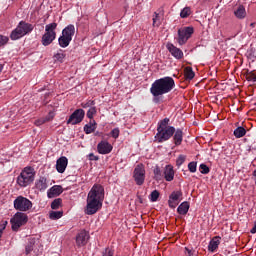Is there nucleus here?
Masks as SVG:
<instances>
[{"label": "nucleus", "instance_id": "6ab92c4d", "mask_svg": "<svg viewBox=\"0 0 256 256\" xmlns=\"http://www.w3.org/2000/svg\"><path fill=\"white\" fill-rule=\"evenodd\" d=\"M184 79L185 83H190L195 79V72L193 71V68L191 66H186L184 68Z\"/></svg>", "mask_w": 256, "mask_h": 256}, {"label": "nucleus", "instance_id": "4c0bfd02", "mask_svg": "<svg viewBox=\"0 0 256 256\" xmlns=\"http://www.w3.org/2000/svg\"><path fill=\"white\" fill-rule=\"evenodd\" d=\"M199 171L200 173H202V175H208L209 171L211 170L209 169V166H207L206 164H200Z\"/></svg>", "mask_w": 256, "mask_h": 256}, {"label": "nucleus", "instance_id": "09e8293b", "mask_svg": "<svg viewBox=\"0 0 256 256\" xmlns=\"http://www.w3.org/2000/svg\"><path fill=\"white\" fill-rule=\"evenodd\" d=\"M88 157L90 161H99V156H95L93 153H90Z\"/></svg>", "mask_w": 256, "mask_h": 256}, {"label": "nucleus", "instance_id": "393cba45", "mask_svg": "<svg viewBox=\"0 0 256 256\" xmlns=\"http://www.w3.org/2000/svg\"><path fill=\"white\" fill-rule=\"evenodd\" d=\"M189 207V202L184 201L178 206L177 213H179V215H187V213H189Z\"/></svg>", "mask_w": 256, "mask_h": 256}, {"label": "nucleus", "instance_id": "f8f14e48", "mask_svg": "<svg viewBox=\"0 0 256 256\" xmlns=\"http://www.w3.org/2000/svg\"><path fill=\"white\" fill-rule=\"evenodd\" d=\"M97 151L100 155H109L113 151V145L108 141L102 140L97 145Z\"/></svg>", "mask_w": 256, "mask_h": 256}, {"label": "nucleus", "instance_id": "5fc2aeb1", "mask_svg": "<svg viewBox=\"0 0 256 256\" xmlns=\"http://www.w3.org/2000/svg\"><path fill=\"white\" fill-rule=\"evenodd\" d=\"M0 225H4V227L6 228L7 227V221H4L2 224Z\"/></svg>", "mask_w": 256, "mask_h": 256}, {"label": "nucleus", "instance_id": "473e14b6", "mask_svg": "<svg viewBox=\"0 0 256 256\" xmlns=\"http://www.w3.org/2000/svg\"><path fill=\"white\" fill-rule=\"evenodd\" d=\"M163 20V15L155 12L153 16V26L154 27H159L161 25V21Z\"/></svg>", "mask_w": 256, "mask_h": 256}, {"label": "nucleus", "instance_id": "a19ab883", "mask_svg": "<svg viewBox=\"0 0 256 256\" xmlns=\"http://www.w3.org/2000/svg\"><path fill=\"white\" fill-rule=\"evenodd\" d=\"M97 114V108L96 107H91L89 108V110L87 111V117L88 119H93L94 115Z\"/></svg>", "mask_w": 256, "mask_h": 256}, {"label": "nucleus", "instance_id": "f03ea898", "mask_svg": "<svg viewBox=\"0 0 256 256\" xmlns=\"http://www.w3.org/2000/svg\"><path fill=\"white\" fill-rule=\"evenodd\" d=\"M173 89H175V80L172 77L166 76L155 80L150 88L154 103H159V97L171 93Z\"/></svg>", "mask_w": 256, "mask_h": 256}, {"label": "nucleus", "instance_id": "b1692460", "mask_svg": "<svg viewBox=\"0 0 256 256\" xmlns=\"http://www.w3.org/2000/svg\"><path fill=\"white\" fill-rule=\"evenodd\" d=\"M95 129H97V122L95 120H91L88 124L84 126V132L86 135H91V133H95Z\"/></svg>", "mask_w": 256, "mask_h": 256}, {"label": "nucleus", "instance_id": "20e7f679", "mask_svg": "<svg viewBox=\"0 0 256 256\" xmlns=\"http://www.w3.org/2000/svg\"><path fill=\"white\" fill-rule=\"evenodd\" d=\"M35 181V169L33 167H25L17 177L19 187H28Z\"/></svg>", "mask_w": 256, "mask_h": 256}, {"label": "nucleus", "instance_id": "4be33fe9", "mask_svg": "<svg viewBox=\"0 0 256 256\" xmlns=\"http://www.w3.org/2000/svg\"><path fill=\"white\" fill-rule=\"evenodd\" d=\"M35 187L38 189V191H45V189L49 187V185H47V178L43 176L40 177L38 180H36Z\"/></svg>", "mask_w": 256, "mask_h": 256}, {"label": "nucleus", "instance_id": "39448f33", "mask_svg": "<svg viewBox=\"0 0 256 256\" xmlns=\"http://www.w3.org/2000/svg\"><path fill=\"white\" fill-rule=\"evenodd\" d=\"M31 31H33V26L29 23L21 21L16 29L10 34V39H12V41H17V39L25 37V35L31 33Z\"/></svg>", "mask_w": 256, "mask_h": 256}, {"label": "nucleus", "instance_id": "f257e3e1", "mask_svg": "<svg viewBox=\"0 0 256 256\" xmlns=\"http://www.w3.org/2000/svg\"><path fill=\"white\" fill-rule=\"evenodd\" d=\"M105 188L101 184H94L87 196L86 215H95L103 207Z\"/></svg>", "mask_w": 256, "mask_h": 256}, {"label": "nucleus", "instance_id": "ddd939ff", "mask_svg": "<svg viewBox=\"0 0 256 256\" xmlns=\"http://www.w3.org/2000/svg\"><path fill=\"white\" fill-rule=\"evenodd\" d=\"M89 242V232L82 230L76 236V245L77 247H85Z\"/></svg>", "mask_w": 256, "mask_h": 256}, {"label": "nucleus", "instance_id": "864d4df0", "mask_svg": "<svg viewBox=\"0 0 256 256\" xmlns=\"http://www.w3.org/2000/svg\"><path fill=\"white\" fill-rule=\"evenodd\" d=\"M101 135H103V133H101V132H99V131L95 132V136H96V137H101Z\"/></svg>", "mask_w": 256, "mask_h": 256}, {"label": "nucleus", "instance_id": "6e6552de", "mask_svg": "<svg viewBox=\"0 0 256 256\" xmlns=\"http://www.w3.org/2000/svg\"><path fill=\"white\" fill-rule=\"evenodd\" d=\"M29 221L27 214L23 212H17L13 218H11L10 223L12 225L13 231H19L20 227H23Z\"/></svg>", "mask_w": 256, "mask_h": 256}, {"label": "nucleus", "instance_id": "de8ad7c7", "mask_svg": "<svg viewBox=\"0 0 256 256\" xmlns=\"http://www.w3.org/2000/svg\"><path fill=\"white\" fill-rule=\"evenodd\" d=\"M114 253H113V250L109 249V248H106L104 251H103V254L102 256H113Z\"/></svg>", "mask_w": 256, "mask_h": 256}, {"label": "nucleus", "instance_id": "4d7b16f0", "mask_svg": "<svg viewBox=\"0 0 256 256\" xmlns=\"http://www.w3.org/2000/svg\"><path fill=\"white\" fill-rule=\"evenodd\" d=\"M215 73H217V68H215Z\"/></svg>", "mask_w": 256, "mask_h": 256}, {"label": "nucleus", "instance_id": "ea45409f", "mask_svg": "<svg viewBox=\"0 0 256 256\" xmlns=\"http://www.w3.org/2000/svg\"><path fill=\"white\" fill-rule=\"evenodd\" d=\"M189 15H191V9L189 7L184 8L180 13V17H182V19L189 17Z\"/></svg>", "mask_w": 256, "mask_h": 256}, {"label": "nucleus", "instance_id": "2eb2a0df", "mask_svg": "<svg viewBox=\"0 0 256 256\" xmlns=\"http://www.w3.org/2000/svg\"><path fill=\"white\" fill-rule=\"evenodd\" d=\"M166 49H168L169 53H171V55L175 57V59H181V57H183V51L177 48L172 43H168L166 45Z\"/></svg>", "mask_w": 256, "mask_h": 256}, {"label": "nucleus", "instance_id": "e433bc0d", "mask_svg": "<svg viewBox=\"0 0 256 256\" xmlns=\"http://www.w3.org/2000/svg\"><path fill=\"white\" fill-rule=\"evenodd\" d=\"M185 159H187L186 155L180 154L176 160L177 167H181L185 163Z\"/></svg>", "mask_w": 256, "mask_h": 256}, {"label": "nucleus", "instance_id": "423d86ee", "mask_svg": "<svg viewBox=\"0 0 256 256\" xmlns=\"http://www.w3.org/2000/svg\"><path fill=\"white\" fill-rule=\"evenodd\" d=\"M55 29H57V23L55 22L47 24L45 26V33L42 36V45H44V47L51 45V43L55 41V38L57 37Z\"/></svg>", "mask_w": 256, "mask_h": 256}, {"label": "nucleus", "instance_id": "bb28decb", "mask_svg": "<svg viewBox=\"0 0 256 256\" xmlns=\"http://www.w3.org/2000/svg\"><path fill=\"white\" fill-rule=\"evenodd\" d=\"M233 135L236 139H241V137H245V135H247V130L243 126L237 127L234 130Z\"/></svg>", "mask_w": 256, "mask_h": 256}, {"label": "nucleus", "instance_id": "f704fd0d", "mask_svg": "<svg viewBox=\"0 0 256 256\" xmlns=\"http://www.w3.org/2000/svg\"><path fill=\"white\" fill-rule=\"evenodd\" d=\"M62 204H63V199H61V198H56V199H54L53 202L51 203V209L57 210V209H59V207H61Z\"/></svg>", "mask_w": 256, "mask_h": 256}, {"label": "nucleus", "instance_id": "a878e982", "mask_svg": "<svg viewBox=\"0 0 256 256\" xmlns=\"http://www.w3.org/2000/svg\"><path fill=\"white\" fill-rule=\"evenodd\" d=\"M242 75L246 76L247 81H256V72L255 70L243 69Z\"/></svg>", "mask_w": 256, "mask_h": 256}, {"label": "nucleus", "instance_id": "aec40b11", "mask_svg": "<svg viewBox=\"0 0 256 256\" xmlns=\"http://www.w3.org/2000/svg\"><path fill=\"white\" fill-rule=\"evenodd\" d=\"M164 178L166 181H173V179H175V170H173V166L166 165L164 169Z\"/></svg>", "mask_w": 256, "mask_h": 256}, {"label": "nucleus", "instance_id": "2f4dec72", "mask_svg": "<svg viewBox=\"0 0 256 256\" xmlns=\"http://www.w3.org/2000/svg\"><path fill=\"white\" fill-rule=\"evenodd\" d=\"M183 197V192L181 191H174L169 196V199L172 201H176V203H179V200Z\"/></svg>", "mask_w": 256, "mask_h": 256}, {"label": "nucleus", "instance_id": "0eeeda50", "mask_svg": "<svg viewBox=\"0 0 256 256\" xmlns=\"http://www.w3.org/2000/svg\"><path fill=\"white\" fill-rule=\"evenodd\" d=\"M32 207L33 202H31V200L23 196H18L14 200V209H16V211H20L21 213L31 210Z\"/></svg>", "mask_w": 256, "mask_h": 256}, {"label": "nucleus", "instance_id": "c9c22d12", "mask_svg": "<svg viewBox=\"0 0 256 256\" xmlns=\"http://www.w3.org/2000/svg\"><path fill=\"white\" fill-rule=\"evenodd\" d=\"M51 119H53V117H51V116L41 118V119L35 121V125L37 127H40V125H44V123H47V122L51 121Z\"/></svg>", "mask_w": 256, "mask_h": 256}, {"label": "nucleus", "instance_id": "603ef678", "mask_svg": "<svg viewBox=\"0 0 256 256\" xmlns=\"http://www.w3.org/2000/svg\"><path fill=\"white\" fill-rule=\"evenodd\" d=\"M252 179L254 181L256 180V169L252 172Z\"/></svg>", "mask_w": 256, "mask_h": 256}, {"label": "nucleus", "instance_id": "3c124183", "mask_svg": "<svg viewBox=\"0 0 256 256\" xmlns=\"http://www.w3.org/2000/svg\"><path fill=\"white\" fill-rule=\"evenodd\" d=\"M250 233H252V235H255V233H256V221L254 223L253 228L250 230Z\"/></svg>", "mask_w": 256, "mask_h": 256}, {"label": "nucleus", "instance_id": "9b49d317", "mask_svg": "<svg viewBox=\"0 0 256 256\" xmlns=\"http://www.w3.org/2000/svg\"><path fill=\"white\" fill-rule=\"evenodd\" d=\"M85 119V110L76 109L67 120L68 125H79Z\"/></svg>", "mask_w": 256, "mask_h": 256}, {"label": "nucleus", "instance_id": "4468645a", "mask_svg": "<svg viewBox=\"0 0 256 256\" xmlns=\"http://www.w3.org/2000/svg\"><path fill=\"white\" fill-rule=\"evenodd\" d=\"M67 165H69V159L67 157L62 156L56 161V171L58 173H65V169H67Z\"/></svg>", "mask_w": 256, "mask_h": 256}, {"label": "nucleus", "instance_id": "72a5a7b5", "mask_svg": "<svg viewBox=\"0 0 256 256\" xmlns=\"http://www.w3.org/2000/svg\"><path fill=\"white\" fill-rule=\"evenodd\" d=\"M154 179L156 181H161L163 179V173L161 172V168H159V166L154 168Z\"/></svg>", "mask_w": 256, "mask_h": 256}, {"label": "nucleus", "instance_id": "7c9ffc66", "mask_svg": "<svg viewBox=\"0 0 256 256\" xmlns=\"http://www.w3.org/2000/svg\"><path fill=\"white\" fill-rule=\"evenodd\" d=\"M63 217V211H50L49 218L52 221H57V219H61Z\"/></svg>", "mask_w": 256, "mask_h": 256}, {"label": "nucleus", "instance_id": "a211bd4d", "mask_svg": "<svg viewBox=\"0 0 256 256\" xmlns=\"http://www.w3.org/2000/svg\"><path fill=\"white\" fill-rule=\"evenodd\" d=\"M221 244V237L216 236L214 237L208 245V251H210L211 253H215V251H217V249H219V245Z\"/></svg>", "mask_w": 256, "mask_h": 256}, {"label": "nucleus", "instance_id": "a18cd8bd", "mask_svg": "<svg viewBox=\"0 0 256 256\" xmlns=\"http://www.w3.org/2000/svg\"><path fill=\"white\" fill-rule=\"evenodd\" d=\"M111 136L113 137V139H118L119 138V128H114L111 132H110Z\"/></svg>", "mask_w": 256, "mask_h": 256}, {"label": "nucleus", "instance_id": "c85d7f7f", "mask_svg": "<svg viewBox=\"0 0 256 256\" xmlns=\"http://www.w3.org/2000/svg\"><path fill=\"white\" fill-rule=\"evenodd\" d=\"M54 63H63L65 60V53H63V50H60L53 56Z\"/></svg>", "mask_w": 256, "mask_h": 256}, {"label": "nucleus", "instance_id": "412c9836", "mask_svg": "<svg viewBox=\"0 0 256 256\" xmlns=\"http://www.w3.org/2000/svg\"><path fill=\"white\" fill-rule=\"evenodd\" d=\"M62 35L73 41V35H75V26L73 24L68 25L62 30Z\"/></svg>", "mask_w": 256, "mask_h": 256}, {"label": "nucleus", "instance_id": "58836bf2", "mask_svg": "<svg viewBox=\"0 0 256 256\" xmlns=\"http://www.w3.org/2000/svg\"><path fill=\"white\" fill-rule=\"evenodd\" d=\"M95 106V100H88L87 102H83L81 104V107H83V109H91V107H94Z\"/></svg>", "mask_w": 256, "mask_h": 256}, {"label": "nucleus", "instance_id": "9d476101", "mask_svg": "<svg viewBox=\"0 0 256 256\" xmlns=\"http://www.w3.org/2000/svg\"><path fill=\"white\" fill-rule=\"evenodd\" d=\"M133 179L136 185H143L145 183V166L143 164H138L133 172Z\"/></svg>", "mask_w": 256, "mask_h": 256}, {"label": "nucleus", "instance_id": "79ce46f5", "mask_svg": "<svg viewBox=\"0 0 256 256\" xmlns=\"http://www.w3.org/2000/svg\"><path fill=\"white\" fill-rule=\"evenodd\" d=\"M158 199H159V191L157 190L152 191L150 194V201L152 203H155Z\"/></svg>", "mask_w": 256, "mask_h": 256}, {"label": "nucleus", "instance_id": "c756f323", "mask_svg": "<svg viewBox=\"0 0 256 256\" xmlns=\"http://www.w3.org/2000/svg\"><path fill=\"white\" fill-rule=\"evenodd\" d=\"M33 247H35V239L30 238V239H28V242L25 246L26 255H29L31 253V251H33Z\"/></svg>", "mask_w": 256, "mask_h": 256}, {"label": "nucleus", "instance_id": "7ed1b4c3", "mask_svg": "<svg viewBox=\"0 0 256 256\" xmlns=\"http://www.w3.org/2000/svg\"><path fill=\"white\" fill-rule=\"evenodd\" d=\"M169 118H164L160 120L157 124V133L154 136V141L156 143H165L169 141L173 134L175 133V127L169 126Z\"/></svg>", "mask_w": 256, "mask_h": 256}, {"label": "nucleus", "instance_id": "dca6fc26", "mask_svg": "<svg viewBox=\"0 0 256 256\" xmlns=\"http://www.w3.org/2000/svg\"><path fill=\"white\" fill-rule=\"evenodd\" d=\"M173 143L176 147H179L183 143V129L177 128L172 136Z\"/></svg>", "mask_w": 256, "mask_h": 256}, {"label": "nucleus", "instance_id": "49530a36", "mask_svg": "<svg viewBox=\"0 0 256 256\" xmlns=\"http://www.w3.org/2000/svg\"><path fill=\"white\" fill-rule=\"evenodd\" d=\"M168 205H169L170 209H175V207H177L179 205V202H176L175 200H171L169 198Z\"/></svg>", "mask_w": 256, "mask_h": 256}, {"label": "nucleus", "instance_id": "1a4fd4ad", "mask_svg": "<svg viewBox=\"0 0 256 256\" xmlns=\"http://www.w3.org/2000/svg\"><path fill=\"white\" fill-rule=\"evenodd\" d=\"M193 27H185L178 30V38L177 43L179 45H185L189 39H191V35H193Z\"/></svg>", "mask_w": 256, "mask_h": 256}, {"label": "nucleus", "instance_id": "cd10ccee", "mask_svg": "<svg viewBox=\"0 0 256 256\" xmlns=\"http://www.w3.org/2000/svg\"><path fill=\"white\" fill-rule=\"evenodd\" d=\"M71 41H72L71 38H68L67 36H64L63 34L58 39V43H59L60 47H62L63 49H65V47H69V43H71Z\"/></svg>", "mask_w": 256, "mask_h": 256}, {"label": "nucleus", "instance_id": "c03bdc74", "mask_svg": "<svg viewBox=\"0 0 256 256\" xmlns=\"http://www.w3.org/2000/svg\"><path fill=\"white\" fill-rule=\"evenodd\" d=\"M8 42L9 37L0 34V47H3V45H7Z\"/></svg>", "mask_w": 256, "mask_h": 256}, {"label": "nucleus", "instance_id": "8fccbe9b", "mask_svg": "<svg viewBox=\"0 0 256 256\" xmlns=\"http://www.w3.org/2000/svg\"><path fill=\"white\" fill-rule=\"evenodd\" d=\"M3 231H5V225H0V239L3 237Z\"/></svg>", "mask_w": 256, "mask_h": 256}, {"label": "nucleus", "instance_id": "f3484780", "mask_svg": "<svg viewBox=\"0 0 256 256\" xmlns=\"http://www.w3.org/2000/svg\"><path fill=\"white\" fill-rule=\"evenodd\" d=\"M61 193H63V187L59 185H55L48 190L47 196L49 199H53V197H59Z\"/></svg>", "mask_w": 256, "mask_h": 256}, {"label": "nucleus", "instance_id": "6e6d98bb", "mask_svg": "<svg viewBox=\"0 0 256 256\" xmlns=\"http://www.w3.org/2000/svg\"><path fill=\"white\" fill-rule=\"evenodd\" d=\"M3 71V65H0V73Z\"/></svg>", "mask_w": 256, "mask_h": 256}, {"label": "nucleus", "instance_id": "37998d69", "mask_svg": "<svg viewBox=\"0 0 256 256\" xmlns=\"http://www.w3.org/2000/svg\"><path fill=\"white\" fill-rule=\"evenodd\" d=\"M188 169H189V171H190V173H196V171H197V162H190L189 164H188Z\"/></svg>", "mask_w": 256, "mask_h": 256}, {"label": "nucleus", "instance_id": "5701e85b", "mask_svg": "<svg viewBox=\"0 0 256 256\" xmlns=\"http://www.w3.org/2000/svg\"><path fill=\"white\" fill-rule=\"evenodd\" d=\"M234 15L236 19H245L247 17V10H245V6L240 5L234 10Z\"/></svg>", "mask_w": 256, "mask_h": 256}]
</instances>
